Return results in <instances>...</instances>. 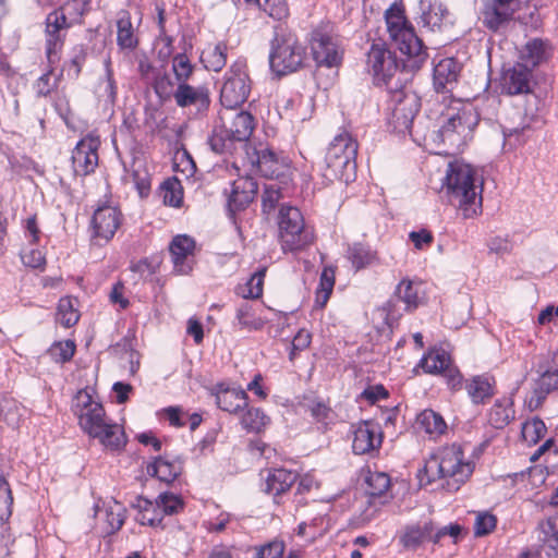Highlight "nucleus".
<instances>
[{"label":"nucleus","instance_id":"bf43d9fd","mask_svg":"<svg viewBox=\"0 0 558 558\" xmlns=\"http://www.w3.org/2000/svg\"><path fill=\"white\" fill-rule=\"evenodd\" d=\"M159 508L162 511V515H173L183 511L184 500L181 496L172 493H162L156 499Z\"/></svg>","mask_w":558,"mask_h":558},{"label":"nucleus","instance_id":"6e6552de","mask_svg":"<svg viewBox=\"0 0 558 558\" xmlns=\"http://www.w3.org/2000/svg\"><path fill=\"white\" fill-rule=\"evenodd\" d=\"M252 80L245 58L234 60L223 75L220 89V102L225 108L234 109L242 106L248 98Z\"/></svg>","mask_w":558,"mask_h":558},{"label":"nucleus","instance_id":"c9c22d12","mask_svg":"<svg viewBox=\"0 0 558 558\" xmlns=\"http://www.w3.org/2000/svg\"><path fill=\"white\" fill-rule=\"evenodd\" d=\"M140 38L133 26L129 11H121L117 20V45L120 50L133 51L137 48Z\"/></svg>","mask_w":558,"mask_h":558},{"label":"nucleus","instance_id":"ddd939ff","mask_svg":"<svg viewBox=\"0 0 558 558\" xmlns=\"http://www.w3.org/2000/svg\"><path fill=\"white\" fill-rule=\"evenodd\" d=\"M72 26L68 20L63 7L48 13L45 20V51L49 64L59 61V54L63 49L66 32Z\"/></svg>","mask_w":558,"mask_h":558},{"label":"nucleus","instance_id":"c03bdc74","mask_svg":"<svg viewBox=\"0 0 558 558\" xmlns=\"http://www.w3.org/2000/svg\"><path fill=\"white\" fill-rule=\"evenodd\" d=\"M539 541L550 551L549 556L558 557V514L542 520L537 525Z\"/></svg>","mask_w":558,"mask_h":558},{"label":"nucleus","instance_id":"2eb2a0df","mask_svg":"<svg viewBox=\"0 0 558 558\" xmlns=\"http://www.w3.org/2000/svg\"><path fill=\"white\" fill-rule=\"evenodd\" d=\"M100 144V137L95 133H88L77 142L71 155V167L75 175L87 177L95 172Z\"/></svg>","mask_w":558,"mask_h":558},{"label":"nucleus","instance_id":"39448f33","mask_svg":"<svg viewBox=\"0 0 558 558\" xmlns=\"http://www.w3.org/2000/svg\"><path fill=\"white\" fill-rule=\"evenodd\" d=\"M442 117L445 120L438 131L440 141L454 149L466 145L480 122L475 108L461 100H451Z\"/></svg>","mask_w":558,"mask_h":558},{"label":"nucleus","instance_id":"e2e57ef3","mask_svg":"<svg viewBox=\"0 0 558 558\" xmlns=\"http://www.w3.org/2000/svg\"><path fill=\"white\" fill-rule=\"evenodd\" d=\"M282 198L281 189L277 183L267 184L262 195V210L264 214L269 215L277 207L279 201Z\"/></svg>","mask_w":558,"mask_h":558},{"label":"nucleus","instance_id":"4c0bfd02","mask_svg":"<svg viewBox=\"0 0 558 558\" xmlns=\"http://www.w3.org/2000/svg\"><path fill=\"white\" fill-rule=\"evenodd\" d=\"M229 46L226 41L208 44L202 51L199 60L208 71L220 72L227 63Z\"/></svg>","mask_w":558,"mask_h":558},{"label":"nucleus","instance_id":"a878e982","mask_svg":"<svg viewBox=\"0 0 558 558\" xmlns=\"http://www.w3.org/2000/svg\"><path fill=\"white\" fill-rule=\"evenodd\" d=\"M473 404H485L496 393V379L488 374L475 375L464 380L463 387Z\"/></svg>","mask_w":558,"mask_h":558},{"label":"nucleus","instance_id":"7c9ffc66","mask_svg":"<svg viewBox=\"0 0 558 558\" xmlns=\"http://www.w3.org/2000/svg\"><path fill=\"white\" fill-rule=\"evenodd\" d=\"M460 65L454 58H444L434 66L433 81L437 92H448L457 83Z\"/></svg>","mask_w":558,"mask_h":558},{"label":"nucleus","instance_id":"8fccbe9b","mask_svg":"<svg viewBox=\"0 0 558 558\" xmlns=\"http://www.w3.org/2000/svg\"><path fill=\"white\" fill-rule=\"evenodd\" d=\"M270 418L259 408H251L242 415L241 425L247 433L259 434L269 425Z\"/></svg>","mask_w":558,"mask_h":558},{"label":"nucleus","instance_id":"a211bd4d","mask_svg":"<svg viewBox=\"0 0 558 558\" xmlns=\"http://www.w3.org/2000/svg\"><path fill=\"white\" fill-rule=\"evenodd\" d=\"M258 192V184L254 178L245 175L235 179L230 192L227 194V208L232 218L235 214L248 207L255 199Z\"/></svg>","mask_w":558,"mask_h":558},{"label":"nucleus","instance_id":"473e14b6","mask_svg":"<svg viewBox=\"0 0 558 558\" xmlns=\"http://www.w3.org/2000/svg\"><path fill=\"white\" fill-rule=\"evenodd\" d=\"M262 310L245 302L235 310L234 327L241 331H259L267 324V319L262 315Z\"/></svg>","mask_w":558,"mask_h":558},{"label":"nucleus","instance_id":"a18cd8bd","mask_svg":"<svg viewBox=\"0 0 558 558\" xmlns=\"http://www.w3.org/2000/svg\"><path fill=\"white\" fill-rule=\"evenodd\" d=\"M558 390V363L553 361L551 364L542 372L537 380V389L535 395L537 396L535 407H538L546 395L551 391Z\"/></svg>","mask_w":558,"mask_h":558},{"label":"nucleus","instance_id":"72a5a7b5","mask_svg":"<svg viewBox=\"0 0 558 558\" xmlns=\"http://www.w3.org/2000/svg\"><path fill=\"white\" fill-rule=\"evenodd\" d=\"M553 54V47L548 40L533 38L529 40L521 51V63L534 69L549 60Z\"/></svg>","mask_w":558,"mask_h":558},{"label":"nucleus","instance_id":"dca6fc26","mask_svg":"<svg viewBox=\"0 0 558 558\" xmlns=\"http://www.w3.org/2000/svg\"><path fill=\"white\" fill-rule=\"evenodd\" d=\"M310 45L317 64L331 68L341 63L343 51L337 37L329 32L320 28L313 31Z\"/></svg>","mask_w":558,"mask_h":558},{"label":"nucleus","instance_id":"7ed1b4c3","mask_svg":"<svg viewBox=\"0 0 558 558\" xmlns=\"http://www.w3.org/2000/svg\"><path fill=\"white\" fill-rule=\"evenodd\" d=\"M278 242L282 253L298 254L315 242L314 228L306 223L301 210L291 205H281L277 216Z\"/></svg>","mask_w":558,"mask_h":558},{"label":"nucleus","instance_id":"6e6d98bb","mask_svg":"<svg viewBox=\"0 0 558 558\" xmlns=\"http://www.w3.org/2000/svg\"><path fill=\"white\" fill-rule=\"evenodd\" d=\"M546 433L547 427L539 417H533L524 422L521 427V436L530 446L536 445L545 437Z\"/></svg>","mask_w":558,"mask_h":558},{"label":"nucleus","instance_id":"aec40b11","mask_svg":"<svg viewBox=\"0 0 558 558\" xmlns=\"http://www.w3.org/2000/svg\"><path fill=\"white\" fill-rule=\"evenodd\" d=\"M195 248V240L190 235L178 234L172 239L169 245V252L173 269L177 274L187 275L192 271Z\"/></svg>","mask_w":558,"mask_h":558},{"label":"nucleus","instance_id":"de8ad7c7","mask_svg":"<svg viewBox=\"0 0 558 558\" xmlns=\"http://www.w3.org/2000/svg\"><path fill=\"white\" fill-rule=\"evenodd\" d=\"M138 514L137 522L142 525H149L153 527L160 526L163 520L162 511L157 501H150L146 498H138L137 505Z\"/></svg>","mask_w":558,"mask_h":558},{"label":"nucleus","instance_id":"2f4dec72","mask_svg":"<svg viewBox=\"0 0 558 558\" xmlns=\"http://www.w3.org/2000/svg\"><path fill=\"white\" fill-rule=\"evenodd\" d=\"M486 417L487 423L496 429L508 426L515 417L513 398L511 396L497 398L488 409Z\"/></svg>","mask_w":558,"mask_h":558},{"label":"nucleus","instance_id":"5701e85b","mask_svg":"<svg viewBox=\"0 0 558 558\" xmlns=\"http://www.w3.org/2000/svg\"><path fill=\"white\" fill-rule=\"evenodd\" d=\"M178 107H195L198 112L206 111L211 102L210 89L207 83L192 85L189 82L179 84L174 94Z\"/></svg>","mask_w":558,"mask_h":558},{"label":"nucleus","instance_id":"4468645a","mask_svg":"<svg viewBox=\"0 0 558 558\" xmlns=\"http://www.w3.org/2000/svg\"><path fill=\"white\" fill-rule=\"evenodd\" d=\"M123 215L121 210L111 205L99 206L90 220V240L96 245L108 244L121 227Z\"/></svg>","mask_w":558,"mask_h":558},{"label":"nucleus","instance_id":"5fc2aeb1","mask_svg":"<svg viewBox=\"0 0 558 558\" xmlns=\"http://www.w3.org/2000/svg\"><path fill=\"white\" fill-rule=\"evenodd\" d=\"M468 534H469V530L465 526H463L457 522L450 523V524L441 526V527L436 526V524L434 523V544L435 545L441 544V542L445 537H449V538H451L453 544H458L460 541L465 538L468 536Z\"/></svg>","mask_w":558,"mask_h":558},{"label":"nucleus","instance_id":"b1692460","mask_svg":"<svg viewBox=\"0 0 558 558\" xmlns=\"http://www.w3.org/2000/svg\"><path fill=\"white\" fill-rule=\"evenodd\" d=\"M532 69L518 62L504 72L501 90L507 95L530 94L532 93Z\"/></svg>","mask_w":558,"mask_h":558},{"label":"nucleus","instance_id":"1a4fd4ad","mask_svg":"<svg viewBox=\"0 0 558 558\" xmlns=\"http://www.w3.org/2000/svg\"><path fill=\"white\" fill-rule=\"evenodd\" d=\"M359 144L352 135L343 131L336 135L328 146L325 161L329 180H343L348 169L356 167Z\"/></svg>","mask_w":558,"mask_h":558},{"label":"nucleus","instance_id":"58836bf2","mask_svg":"<svg viewBox=\"0 0 558 558\" xmlns=\"http://www.w3.org/2000/svg\"><path fill=\"white\" fill-rule=\"evenodd\" d=\"M182 464L177 460H168L166 458H156L147 464L146 471L150 476L157 477L160 482L170 484L174 482L182 473Z\"/></svg>","mask_w":558,"mask_h":558},{"label":"nucleus","instance_id":"4d7b16f0","mask_svg":"<svg viewBox=\"0 0 558 558\" xmlns=\"http://www.w3.org/2000/svg\"><path fill=\"white\" fill-rule=\"evenodd\" d=\"M171 69L179 85L189 82L194 72V64L185 53H177L172 58Z\"/></svg>","mask_w":558,"mask_h":558},{"label":"nucleus","instance_id":"37998d69","mask_svg":"<svg viewBox=\"0 0 558 558\" xmlns=\"http://www.w3.org/2000/svg\"><path fill=\"white\" fill-rule=\"evenodd\" d=\"M306 411L311 414L313 421L325 429L335 424L337 414L331 408L329 401L320 398H314L306 404Z\"/></svg>","mask_w":558,"mask_h":558},{"label":"nucleus","instance_id":"f3484780","mask_svg":"<svg viewBox=\"0 0 558 558\" xmlns=\"http://www.w3.org/2000/svg\"><path fill=\"white\" fill-rule=\"evenodd\" d=\"M391 100L395 104L390 120L393 130L399 133L411 132L413 120L418 112L415 98L398 89L391 94Z\"/></svg>","mask_w":558,"mask_h":558},{"label":"nucleus","instance_id":"f8f14e48","mask_svg":"<svg viewBox=\"0 0 558 558\" xmlns=\"http://www.w3.org/2000/svg\"><path fill=\"white\" fill-rule=\"evenodd\" d=\"M78 426L89 437L108 421L102 404L94 399L86 389L80 390L72 405Z\"/></svg>","mask_w":558,"mask_h":558},{"label":"nucleus","instance_id":"49530a36","mask_svg":"<svg viewBox=\"0 0 558 558\" xmlns=\"http://www.w3.org/2000/svg\"><path fill=\"white\" fill-rule=\"evenodd\" d=\"M347 257L355 270L366 268L378 260L377 252L363 243H353L350 245Z\"/></svg>","mask_w":558,"mask_h":558},{"label":"nucleus","instance_id":"393cba45","mask_svg":"<svg viewBox=\"0 0 558 558\" xmlns=\"http://www.w3.org/2000/svg\"><path fill=\"white\" fill-rule=\"evenodd\" d=\"M399 544L407 550L415 551L424 544H434V521L408 524L398 536Z\"/></svg>","mask_w":558,"mask_h":558},{"label":"nucleus","instance_id":"79ce46f5","mask_svg":"<svg viewBox=\"0 0 558 558\" xmlns=\"http://www.w3.org/2000/svg\"><path fill=\"white\" fill-rule=\"evenodd\" d=\"M365 492L371 498H385L390 489L391 480L385 472L366 470L364 476Z\"/></svg>","mask_w":558,"mask_h":558},{"label":"nucleus","instance_id":"3c124183","mask_svg":"<svg viewBox=\"0 0 558 558\" xmlns=\"http://www.w3.org/2000/svg\"><path fill=\"white\" fill-rule=\"evenodd\" d=\"M247 4H254L265 12L269 17L282 21L290 12L287 0H244Z\"/></svg>","mask_w":558,"mask_h":558},{"label":"nucleus","instance_id":"9b49d317","mask_svg":"<svg viewBox=\"0 0 558 558\" xmlns=\"http://www.w3.org/2000/svg\"><path fill=\"white\" fill-rule=\"evenodd\" d=\"M366 70L376 86L388 85L399 71V61L384 43H373L366 53Z\"/></svg>","mask_w":558,"mask_h":558},{"label":"nucleus","instance_id":"6ab92c4d","mask_svg":"<svg viewBox=\"0 0 558 558\" xmlns=\"http://www.w3.org/2000/svg\"><path fill=\"white\" fill-rule=\"evenodd\" d=\"M519 10V0H490L483 9V23L493 32L507 26Z\"/></svg>","mask_w":558,"mask_h":558},{"label":"nucleus","instance_id":"13d9d810","mask_svg":"<svg viewBox=\"0 0 558 558\" xmlns=\"http://www.w3.org/2000/svg\"><path fill=\"white\" fill-rule=\"evenodd\" d=\"M535 121V116L524 114L523 120L515 126H504L502 132L508 141L514 138L517 145H523L526 142V133L532 131V123Z\"/></svg>","mask_w":558,"mask_h":558},{"label":"nucleus","instance_id":"a19ab883","mask_svg":"<svg viewBox=\"0 0 558 558\" xmlns=\"http://www.w3.org/2000/svg\"><path fill=\"white\" fill-rule=\"evenodd\" d=\"M267 267H260L244 282L235 287V294L244 300H258L264 293Z\"/></svg>","mask_w":558,"mask_h":558},{"label":"nucleus","instance_id":"603ef678","mask_svg":"<svg viewBox=\"0 0 558 558\" xmlns=\"http://www.w3.org/2000/svg\"><path fill=\"white\" fill-rule=\"evenodd\" d=\"M80 319V313L74 306V301L64 296L58 302L56 320L63 327L70 328L77 324Z\"/></svg>","mask_w":558,"mask_h":558},{"label":"nucleus","instance_id":"680f3d73","mask_svg":"<svg viewBox=\"0 0 558 558\" xmlns=\"http://www.w3.org/2000/svg\"><path fill=\"white\" fill-rule=\"evenodd\" d=\"M13 496L5 477L0 474V523H4L12 514Z\"/></svg>","mask_w":558,"mask_h":558},{"label":"nucleus","instance_id":"09e8293b","mask_svg":"<svg viewBox=\"0 0 558 558\" xmlns=\"http://www.w3.org/2000/svg\"><path fill=\"white\" fill-rule=\"evenodd\" d=\"M336 276L335 268L326 266L323 268L319 277V283L316 289L315 303L318 307L326 306L335 287Z\"/></svg>","mask_w":558,"mask_h":558},{"label":"nucleus","instance_id":"f03ea898","mask_svg":"<svg viewBox=\"0 0 558 558\" xmlns=\"http://www.w3.org/2000/svg\"><path fill=\"white\" fill-rule=\"evenodd\" d=\"M441 189L449 203L461 213L464 219L482 214L483 181L471 165L462 160L450 161Z\"/></svg>","mask_w":558,"mask_h":558},{"label":"nucleus","instance_id":"bb28decb","mask_svg":"<svg viewBox=\"0 0 558 558\" xmlns=\"http://www.w3.org/2000/svg\"><path fill=\"white\" fill-rule=\"evenodd\" d=\"M415 429L429 440H438L448 430L444 416L433 409H424L415 418Z\"/></svg>","mask_w":558,"mask_h":558},{"label":"nucleus","instance_id":"c756f323","mask_svg":"<svg viewBox=\"0 0 558 558\" xmlns=\"http://www.w3.org/2000/svg\"><path fill=\"white\" fill-rule=\"evenodd\" d=\"M90 438L97 439L106 449L110 451H121L128 442V438L123 427L108 418Z\"/></svg>","mask_w":558,"mask_h":558},{"label":"nucleus","instance_id":"0eeeda50","mask_svg":"<svg viewBox=\"0 0 558 558\" xmlns=\"http://www.w3.org/2000/svg\"><path fill=\"white\" fill-rule=\"evenodd\" d=\"M256 128V120L248 111H239L230 117H221L215 125L208 144L217 154H232L236 144H246Z\"/></svg>","mask_w":558,"mask_h":558},{"label":"nucleus","instance_id":"774afa93","mask_svg":"<svg viewBox=\"0 0 558 558\" xmlns=\"http://www.w3.org/2000/svg\"><path fill=\"white\" fill-rule=\"evenodd\" d=\"M105 65L106 74L99 84V88L101 89L102 95L106 96L111 102H113L117 98L118 87L113 76L110 59L106 61Z\"/></svg>","mask_w":558,"mask_h":558},{"label":"nucleus","instance_id":"f257e3e1","mask_svg":"<svg viewBox=\"0 0 558 558\" xmlns=\"http://www.w3.org/2000/svg\"><path fill=\"white\" fill-rule=\"evenodd\" d=\"M473 472L474 463L465 457L462 446L451 444L429 454L418 470L417 478L422 486L441 480L447 490L457 492L470 480Z\"/></svg>","mask_w":558,"mask_h":558},{"label":"nucleus","instance_id":"4be33fe9","mask_svg":"<svg viewBox=\"0 0 558 558\" xmlns=\"http://www.w3.org/2000/svg\"><path fill=\"white\" fill-rule=\"evenodd\" d=\"M383 444L380 426L372 421L356 425L353 432L352 450L355 454H367L377 451Z\"/></svg>","mask_w":558,"mask_h":558},{"label":"nucleus","instance_id":"f704fd0d","mask_svg":"<svg viewBox=\"0 0 558 558\" xmlns=\"http://www.w3.org/2000/svg\"><path fill=\"white\" fill-rule=\"evenodd\" d=\"M393 295L404 304L407 312H413L424 299L422 282L404 278L397 284Z\"/></svg>","mask_w":558,"mask_h":558},{"label":"nucleus","instance_id":"412c9836","mask_svg":"<svg viewBox=\"0 0 558 558\" xmlns=\"http://www.w3.org/2000/svg\"><path fill=\"white\" fill-rule=\"evenodd\" d=\"M298 480V474L284 468H271L266 470L263 477L262 489L272 496L276 504H280L282 497L288 494Z\"/></svg>","mask_w":558,"mask_h":558},{"label":"nucleus","instance_id":"9d476101","mask_svg":"<svg viewBox=\"0 0 558 558\" xmlns=\"http://www.w3.org/2000/svg\"><path fill=\"white\" fill-rule=\"evenodd\" d=\"M415 368H422L424 374L442 376L447 387L456 392L463 387V375L454 364L450 352L440 345L430 347L421 357Z\"/></svg>","mask_w":558,"mask_h":558},{"label":"nucleus","instance_id":"ea45409f","mask_svg":"<svg viewBox=\"0 0 558 558\" xmlns=\"http://www.w3.org/2000/svg\"><path fill=\"white\" fill-rule=\"evenodd\" d=\"M331 529V520L326 513H318L310 522H301L296 534L307 542H314L324 536Z\"/></svg>","mask_w":558,"mask_h":558},{"label":"nucleus","instance_id":"423d86ee","mask_svg":"<svg viewBox=\"0 0 558 558\" xmlns=\"http://www.w3.org/2000/svg\"><path fill=\"white\" fill-rule=\"evenodd\" d=\"M385 20L390 39L400 52L409 58V61H413V66L421 68L428 57L427 49L408 21L404 10L392 4L386 11Z\"/></svg>","mask_w":558,"mask_h":558},{"label":"nucleus","instance_id":"864d4df0","mask_svg":"<svg viewBox=\"0 0 558 558\" xmlns=\"http://www.w3.org/2000/svg\"><path fill=\"white\" fill-rule=\"evenodd\" d=\"M163 204L180 208L183 204V187L179 179L169 178L161 184Z\"/></svg>","mask_w":558,"mask_h":558},{"label":"nucleus","instance_id":"e433bc0d","mask_svg":"<svg viewBox=\"0 0 558 558\" xmlns=\"http://www.w3.org/2000/svg\"><path fill=\"white\" fill-rule=\"evenodd\" d=\"M94 515L96 518L101 517L105 524L104 532L107 535H110L122 527L125 520V509L121 504L117 501L108 504L104 507V509H100L99 505L96 504L94 506Z\"/></svg>","mask_w":558,"mask_h":558},{"label":"nucleus","instance_id":"c85d7f7f","mask_svg":"<svg viewBox=\"0 0 558 558\" xmlns=\"http://www.w3.org/2000/svg\"><path fill=\"white\" fill-rule=\"evenodd\" d=\"M217 405L225 412L236 414L247 407L248 396L243 389L230 388L225 384L214 387Z\"/></svg>","mask_w":558,"mask_h":558},{"label":"nucleus","instance_id":"0e129e2a","mask_svg":"<svg viewBox=\"0 0 558 558\" xmlns=\"http://www.w3.org/2000/svg\"><path fill=\"white\" fill-rule=\"evenodd\" d=\"M153 88L156 93V95L160 99H170L171 97L174 98L175 89L174 83L171 80L170 75L166 72L158 74L153 83Z\"/></svg>","mask_w":558,"mask_h":558},{"label":"nucleus","instance_id":"338daca9","mask_svg":"<svg viewBox=\"0 0 558 558\" xmlns=\"http://www.w3.org/2000/svg\"><path fill=\"white\" fill-rule=\"evenodd\" d=\"M52 65L53 64H49V69L41 76H39L33 85L36 95L39 97H47L58 86L57 80H52Z\"/></svg>","mask_w":558,"mask_h":558},{"label":"nucleus","instance_id":"20e7f679","mask_svg":"<svg viewBox=\"0 0 558 558\" xmlns=\"http://www.w3.org/2000/svg\"><path fill=\"white\" fill-rule=\"evenodd\" d=\"M305 59L306 48L296 34L284 25L276 26L269 53L271 71L278 76L294 73L304 65Z\"/></svg>","mask_w":558,"mask_h":558},{"label":"nucleus","instance_id":"69168bd1","mask_svg":"<svg viewBox=\"0 0 558 558\" xmlns=\"http://www.w3.org/2000/svg\"><path fill=\"white\" fill-rule=\"evenodd\" d=\"M49 353L56 362H69L75 353V343L72 340L56 342L49 349Z\"/></svg>","mask_w":558,"mask_h":558},{"label":"nucleus","instance_id":"cd10ccee","mask_svg":"<svg viewBox=\"0 0 558 558\" xmlns=\"http://www.w3.org/2000/svg\"><path fill=\"white\" fill-rule=\"evenodd\" d=\"M255 163L260 174L268 179H278L289 170L287 159L268 147L256 151Z\"/></svg>","mask_w":558,"mask_h":558},{"label":"nucleus","instance_id":"052dcab7","mask_svg":"<svg viewBox=\"0 0 558 558\" xmlns=\"http://www.w3.org/2000/svg\"><path fill=\"white\" fill-rule=\"evenodd\" d=\"M497 517L488 511L477 512L474 521V536L483 537L493 533L497 526Z\"/></svg>","mask_w":558,"mask_h":558}]
</instances>
